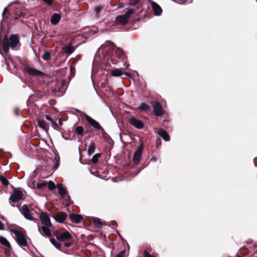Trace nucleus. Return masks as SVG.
<instances>
[{"instance_id":"nucleus-3","label":"nucleus","mask_w":257,"mask_h":257,"mask_svg":"<svg viewBox=\"0 0 257 257\" xmlns=\"http://www.w3.org/2000/svg\"><path fill=\"white\" fill-rule=\"evenodd\" d=\"M54 234L57 239L60 241L72 240L73 239L72 235L67 230H66L63 232H61L59 230H56L54 232Z\"/></svg>"},{"instance_id":"nucleus-31","label":"nucleus","mask_w":257,"mask_h":257,"mask_svg":"<svg viewBox=\"0 0 257 257\" xmlns=\"http://www.w3.org/2000/svg\"><path fill=\"white\" fill-rule=\"evenodd\" d=\"M100 156H101V154L99 153L95 154L93 156L92 159L91 160L92 163L94 164H97L98 161V159H99V158L100 157Z\"/></svg>"},{"instance_id":"nucleus-6","label":"nucleus","mask_w":257,"mask_h":257,"mask_svg":"<svg viewBox=\"0 0 257 257\" xmlns=\"http://www.w3.org/2000/svg\"><path fill=\"white\" fill-rule=\"evenodd\" d=\"M24 70L29 75L34 76H44L45 73L42 71H40L35 68L31 67L27 64H23Z\"/></svg>"},{"instance_id":"nucleus-13","label":"nucleus","mask_w":257,"mask_h":257,"mask_svg":"<svg viewBox=\"0 0 257 257\" xmlns=\"http://www.w3.org/2000/svg\"><path fill=\"white\" fill-rule=\"evenodd\" d=\"M67 215L66 213L64 212H59L57 213L54 214L53 217L55 220L59 223H63L64 220L66 219Z\"/></svg>"},{"instance_id":"nucleus-45","label":"nucleus","mask_w":257,"mask_h":257,"mask_svg":"<svg viewBox=\"0 0 257 257\" xmlns=\"http://www.w3.org/2000/svg\"><path fill=\"white\" fill-rule=\"evenodd\" d=\"M19 108H15L14 109V113L16 115H19Z\"/></svg>"},{"instance_id":"nucleus-16","label":"nucleus","mask_w":257,"mask_h":257,"mask_svg":"<svg viewBox=\"0 0 257 257\" xmlns=\"http://www.w3.org/2000/svg\"><path fill=\"white\" fill-rule=\"evenodd\" d=\"M115 58L123 60L125 57L124 53L122 49L117 48L112 55Z\"/></svg>"},{"instance_id":"nucleus-43","label":"nucleus","mask_w":257,"mask_h":257,"mask_svg":"<svg viewBox=\"0 0 257 257\" xmlns=\"http://www.w3.org/2000/svg\"><path fill=\"white\" fill-rule=\"evenodd\" d=\"M48 6H52L53 3V0H43Z\"/></svg>"},{"instance_id":"nucleus-53","label":"nucleus","mask_w":257,"mask_h":257,"mask_svg":"<svg viewBox=\"0 0 257 257\" xmlns=\"http://www.w3.org/2000/svg\"><path fill=\"white\" fill-rule=\"evenodd\" d=\"M111 225L112 226H117V223L115 221L113 220V221H112L111 222Z\"/></svg>"},{"instance_id":"nucleus-24","label":"nucleus","mask_w":257,"mask_h":257,"mask_svg":"<svg viewBox=\"0 0 257 257\" xmlns=\"http://www.w3.org/2000/svg\"><path fill=\"white\" fill-rule=\"evenodd\" d=\"M138 109L140 110L143 111H148L150 109V106L149 105L147 104L145 102H142L141 104L138 107Z\"/></svg>"},{"instance_id":"nucleus-40","label":"nucleus","mask_w":257,"mask_h":257,"mask_svg":"<svg viewBox=\"0 0 257 257\" xmlns=\"http://www.w3.org/2000/svg\"><path fill=\"white\" fill-rule=\"evenodd\" d=\"M66 201L67 202V205L69 206L70 204H71L73 202L71 201L70 197L68 195H67L65 199Z\"/></svg>"},{"instance_id":"nucleus-52","label":"nucleus","mask_w":257,"mask_h":257,"mask_svg":"<svg viewBox=\"0 0 257 257\" xmlns=\"http://www.w3.org/2000/svg\"><path fill=\"white\" fill-rule=\"evenodd\" d=\"M59 125L61 126L63 124V120L62 118H59L58 120Z\"/></svg>"},{"instance_id":"nucleus-4","label":"nucleus","mask_w":257,"mask_h":257,"mask_svg":"<svg viewBox=\"0 0 257 257\" xmlns=\"http://www.w3.org/2000/svg\"><path fill=\"white\" fill-rule=\"evenodd\" d=\"M23 196V192L21 190L15 189L9 198L10 204L15 207V205L13 203L19 202L22 199Z\"/></svg>"},{"instance_id":"nucleus-17","label":"nucleus","mask_w":257,"mask_h":257,"mask_svg":"<svg viewBox=\"0 0 257 257\" xmlns=\"http://www.w3.org/2000/svg\"><path fill=\"white\" fill-rule=\"evenodd\" d=\"M158 134L165 141H169L170 140L169 134L164 129H160L158 132Z\"/></svg>"},{"instance_id":"nucleus-12","label":"nucleus","mask_w":257,"mask_h":257,"mask_svg":"<svg viewBox=\"0 0 257 257\" xmlns=\"http://www.w3.org/2000/svg\"><path fill=\"white\" fill-rule=\"evenodd\" d=\"M49 227L44 225L38 226V231L43 236L50 237L52 233Z\"/></svg>"},{"instance_id":"nucleus-25","label":"nucleus","mask_w":257,"mask_h":257,"mask_svg":"<svg viewBox=\"0 0 257 257\" xmlns=\"http://www.w3.org/2000/svg\"><path fill=\"white\" fill-rule=\"evenodd\" d=\"M111 75L112 76L118 77L122 75V71L120 69H115L110 70Z\"/></svg>"},{"instance_id":"nucleus-35","label":"nucleus","mask_w":257,"mask_h":257,"mask_svg":"<svg viewBox=\"0 0 257 257\" xmlns=\"http://www.w3.org/2000/svg\"><path fill=\"white\" fill-rule=\"evenodd\" d=\"M47 183L46 182H43L42 183H37V188L39 189H42L43 188H45L47 186Z\"/></svg>"},{"instance_id":"nucleus-46","label":"nucleus","mask_w":257,"mask_h":257,"mask_svg":"<svg viewBox=\"0 0 257 257\" xmlns=\"http://www.w3.org/2000/svg\"><path fill=\"white\" fill-rule=\"evenodd\" d=\"M45 117L48 120H49L51 122L52 121V120H53L52 117L49 115H48V114L46 115Z\"/></svg>"},{"instance_id":"nucleus-7","label":"nucleus","mask_w":257,"mask_h":257,"mask_svg":"<svg viewBox=\"0 0 257 257\" xmlns=\"http://www.w3.org/2000/svg\"><path fill=\"white\" fill-rule=\"evenodd\" d=\"M152 106L154 109V112L156 116H161L164 114V111L163 109L162 106L160 102L157 101L151 102Z\"/></svg>"},{"instance_id":"nucleus-48","label":"nucleus","mask_w":257,"mask_h":257,"mask_svg":"<svg viewBox=\"0 0 257 257\" xmlns=\"http://www.w3.org/2000/svg\"><path fill=\"white\" fill-rule=\"evenodd\" d=\"M5 228L4 224L0 220V230H4Z\"/></svg>"},{"instance_id":"nucleus-50","label":"nucleus","mask_w":257,"mask_h":257,"mask_svg":"<svg viewBox=\"0 0 257 257\" xmlns=\"http://www.w3.org/2000/svg\"><path fill=\"white\" fill-rule=\"evenodd\" d=\"M101 9L102 8H101V7H96V9H95L96 12L97 13H99L101 11Z\"/></svg>"},{"instance_id":"nucleus-32","label":"nucleus","mask_w":257,"mask_h":257,"mask_svg":"<svg viewBox=\"0 0 257 257\" xmlns=\"http://www.w3.org/2000/svg\"><path fill=\"white\" fill-rule=\"evenodd\" d=\"M0 180L3 185L8 186L9 184V181L7 178L4 177L3 176L0 175Z\"/></svg>"},{"instance_id":"nucleus-5","label":"nucleus","mask_w":257,"mask_h":257,"mask_svg":"<svg viewBox=\"0 0 257 257\" xmlns=\"http://www.w3.org/2000/svg\"><path fill=\"white\" fill-rule=\"evenodd\" d=\"M85 118L88 123L96 131L100 132L102 134L105 133L104 128L100 125L98 122L91 117L87 114H85Z\"/></svg>"},{"instance_id":"nucleus-49","label":"nucleus","mask_w":257,"mask_h":257,"mask_svg":"<svg viewBox=\"0 0 257 257\" xmlns=\"http://www.w3.org/2000/svg\"><path fill=\"white\" fill-rule=\"evenodd\" d=\"M18 13H20V14L19 15V16H24V13L21 12L20 10H17V11H16V15H18Z\"/></svg>"},{"instance_id":"nucleus-11","label":"nucleus","mask_w":257,"mask_h":257,"mask_svg":"<svg viewBox=\"0 0 257 257\" xmlns=\"http://www.w3.org/2000/svg\"><path fill=\"white\" fill-rule=\"evenodd\" d=\"M128 122L132 125L138 129H142L144 127L143 122L141 120L137 119L134 116L130 118Z\"/></svg>"},{"instance_id":"nucleus-56","label":"nucleus","mask_w":257,"mask_h":257,"mask_svg":"<svg viewBox=\"0 0 257 257\" xmlns=\"http://www.w3.org/2000/svg\"><path fill=\"white\" fill-rule=\"evenodd\" d=\"M149 1L150 2V1H151V0H149Z\"/></svg>"},{"instance_id":"nucleus-29","label":"nucleus","mask_w":257,"mask_h":257,"mask_svg":"<svg viewBox=\"0 0 257 257\" xmlns=\"http://www.w3.org/2000/svg\"><path fill=\"white\" fill-rule=\"evenodd\" d=\"M93 225L96 227H100L102 225V223L100 219L98 218H94L93 220Z\"/></svg>"},{"instance_id":"nucleus-36","label":"nucleus","mask_w":257,"mask_h":257,"mask_svg":"<svg viewBox=\"0 0 257 257\" xmlns=\"http://www.w3.org/2000/svg\"><path fill=\"white\" fill-rule=\"evenodd\" d=\"M135 12V10L133 9H130L127 10L125 13L124 14L128 19L130 18V16Z\"/></svg>"},{"instance_id":"nucleus-23","label":"nucleus","mask_w":257,"mask_h":257,"mask_svg":"<svg viewBox=\"0 0 257 257\" xmlns=\"http://www.w3.org/2000/svg\"><path fill=\"white\" fill-rule=\"evenodd\" d=\"M84 133V127L82 126H77L75 129V135L77 137H82Z\"/></svg>"},{"instance_id":"nucleus-15","label":"nucleus","mask_w":257,"mask_h":257,"mask_svg":"<svg viewBox=\"0 0 257 257\" xmlns=\"http://www.w3.org/2000/svg\"><path fill=\"white\" fill-rule=\"evenodd\" d=\"M70 220L72 222L79 223L83 219V217L80 214L72 213L70 215Z\"/></svg>"},{"instance_id":"nucleus-33","label":"nucleus","mask_w":257,"mask_h":257,"mask_svg":"<svg viewBox=\"0 0 257 257\" xmlns=\"http://www.w3.org/2000/svg\"><path fill=\"white\" fill-rule=\"evenodd\" d=\"M42 58L44 60H46V61L50 60L51 59V55H50L49 52H48V51L45 52L42 56Z\"/></svg>"},{"instance_id":"nucleus-39","label":"nucleus","mask_w":257,"mask_h":257,"mask_svg":"<svg viewBox=\"0 0 257 257\" xmlns=\"http://www.w3.org/2000/svg\"><path fill=\"white\" fill-rule=\"evenodd\" d=\"M125 252V250L123 249L117 253L115 257H124Z\"/></svg>"},{"instance_id":"nucleus-30","label":"nucleus","mask_w":257,"mask_h":257,"mask_svg":"<svg viewBox=\"0 0 257 257\" xmlns=\"http://www.w3.org/2000/svg\"><path fill=\"white\" fill-rule=\"evenodd\" d=\"M50 241L51 243L57 248L60 249L61 247V244L59 242H58L56 241L55 239L54 238H51L50 239Z\"/></svg>"},{"instance_id":"nucleus-26","label":"nucleus","mask_w":257,"mask_h":257,"mask_svg":"<svg viewBox=\"0 0 257 257\" xmlns=\"http://www.w3.org/2000/svg\"><path fill=\"white\" fill-rule=\"evenodd\" d=\"M141 0H128V5L131 6H137L138 8H140L142 5H140Z\"/></svg>"},{"instance_id":"nucleus-28","label":"nucleus","mask_w":257,"mask_h":257,"mask_svg":"<svg viewBox=\"0 0 257 257\" xmlns=\"http://www.w3.org/2000/svg\"><path fill=\"white\" fill-rule=\"evenodd\" d=\"M96 148V146L94 142H91L90 146L88 147L87 153L89 155H92L94 153Z\"/></svg>"},{"instance_id":"nucleus-18","label":"nucleus","mask_w":257,"mask_h":257,"mask_svg":"<svg viewBox=\"0 0 257 257\" xmlns=\"http://www.w3.org/2000/svg\"><path fill=\"white\" fill-rule=\"evenodd\" d=\"M38 125L42 128L43 130L48 132L49 129V126L47 124V122L45 120L41 119L40 118H38L37 119Z\"/></svg>"},{"instance_id":"nucleus-37","label":"nucleus","mask_w":257,"mask_h":257,"mask_svg":"<svg viewBox=\"0 0 257 257\" xmlns=\"http://www.w3.org/2000/svg\"><path fill=\"white\" fill-rule=\"evenodd\" d=\"M55 161H56V163L54 165V168L55 169H56L58 168V167L59 166V161H60L59 157H56L55 158Z\"/></svg>"},{"instance_id":"nucleus-57","label":"nucleus","mask_w":257,"mask_h":257,"mask_svg":"<svg viewBox=\"0 0 257 257\" xmlns=\"http://www.w3.org/2000/svg\"><path fill=\"white\" fill-rule=\"evenodd\" d=\"M255 1H256V3H257V0H255Z\"/></svg>"},{"instance_id":"nucleus-41","label":"nucleus","mask_w":257,"mask_h":257,"mask_svg":"<svg viewBox=\"0 0 257 257\" xmlns=\"http://www.w3.org/2000/svg\"><path fill=\"white\" fill-rule=\"evenodd\" d=\"M110 61L113 64H115L118 63L117 60L115 59V58L113 55L110 57Z\"/></svg>"},{"instance_id":"nucleus-27","label":"nucleus","mask_w":257,"mask_h":257,"mask_svg":"<svg viewBox=\"0 0 257 257\" xmlns=\"http://www.w3.org/2000/svg\"><path fill=\"white\" fill-rule=\"evenodd\" d=\"M0 243L8 248H11V245L9 241L3 236H0Z\"/></svg>"},{"instance_id":"nucleus-9","label":"nucleus","mask_w":257,"mask_h":257,"mask_svg":"<svg viewBox=\"0 0 257 257\" xmlns=\"http://www.w3.org/2000/svg\"><path fill=\"white\" fill-rule=\"evenodd\" d=\"M39 218L43 225L50 227H53L50 218L46 213L42 212L40 214Z\"/></svg>"},{"instance_id":"nucleus-20","label":"nucleus","mask_w":257,"mask_h":257,"mask_svg":"<svg viewBox=\"0 0 257 257\" xmlns=\"http://www.w3.org/2000/svg\"><path fill=\"white\" fill-rule=\"evenodd\" d=\"M57 188L58 190L59 194L61 195L62 198H64L67 193V190L64 187H63L62 184H58Z\"/></svg>"},{"instance_id":"nucleus-22","label":"nucleus","mask_w":257,"mask_h":257,"mask_svg":"<svg viewBox=\"0 0 257 257\" xmlns=\"http://www.w3.org/2000/svg\"><path fill=\"white\" fill-rule=\"evenodd\" d=\"M63 52L68 54H72L74 51V47L71 44H68L63 49Z\"/></svg>"},{"instance_id":"nucleus-51","label":"nucleus","mask_w":257,"mask_h":257,"mask_svg":"<svg viewBox=\"0 0 257 257\" xmlns=\"http://www.w3.org/2000/svg\"><path fill=\"white\" fill-rule=\"evenodd\" d=\"M124 7V4L122 3H120L118 4V8H122Z\"/></svg>"},{"instance_id":"nucleus-10","label":"nucleus","mask_w":257,"mask_h":257,"mask_svg":"<svg viewBox=\"0 0 257 257\" xmlns=\"http://www.w3.org/2000/svg\"><path fill=\"white\" fill-rule=\"evenodd\" d=\"M144 148V144L143 143H141L138 149L135 151L134 157L133 162L136 164H138L142 158V155L143 153V150Z\"/></svg>"},{"instance_id":"nucleus-2","label":"nucleus","mask_w":257,"mask_h":257,"mask_svg":"<svg viewBox=\"0 0 257 257\" xmlns=\"http://www.w3.org/2000/svg\"><path fill=\"white\" fill-rule=\"evenodd\" d=\"M10 231L15 234L16 236V241L18 244L22 247L27 246L28 242L27 238L28 236L22 231L17 230L13 228H10Z\"/></svg>"},{"instance_id":"nucleus-38","label":"nucleus","mask_w":257,"mask_h":257,"mask_svg":"<svg viewBox=\"0 0 257 257\" xmlns=\"http://www.w3.org/2000/svg\"><path fill=\"white\" fill-rule=\"evenodd\" d=\"M149 249V248L145 250V251L144 252V257H154L153 255L150 254Z\"/></svg>"},{"instance_id":"nucleus-47","label":"nucleus","mask_w":257,"mask_h":257,"mask_svg":"<svg viewBox=\"0 0 257 257\" xmlns=\"http://www.w3.org/2000/svg\"><path fill=\"white\" fill-rule=\"evenodd\" d=\"M7 11H8V8H5L3 12V17L4 18H5V15H6V13L7 12Z\"/></svg>"},{"instance_id":"nucleus-21","label":"nucleus","mask_w":257,"mask_h":257,"mask_svg":"<svg viewBox=\"0 0 257 257\" xmlns=\"http://www.w3.org/2000/svg\"><path fill=\"white\" fill-rule=\"evenodd\" d=\"M60 19L61 16L59 14L54 13L51 18V23L53 25H56L59 23Z\"/></svg>"},{"instance_id":"nucleus-34","label":"nucleus","mask_w":257,"mask_h":257,"mask_svg":"<svg viewBox=\"0 0 257 257\" xmlns=\"http://www.w3.org/2000/svg\"><path fill=\"white\" fill-rule=\"evenodd\" d=\"M47 185L48 186V189L50 190H53L55 189V188H56V186H55V183L53 182H52V181H50L48 182V183L47 184Z\"/></svg>"},{"instance_id":"nucleus-42","label":"nucleus","mask_w":257,"mask_h":257,"mask_svg":"<svg viewBox=\"0 0 257 257\" xmlns=\"http://www.w3.org/2000/svg\"><path fill=\"white\" fill-rule=\"evenodd\" d=\"M51 123H52V124L53 126V127L55 129V130H58L59 129V125L56 123L55 122V121H54L53 120H52V121H51Z\"/></svg>"},{"instance_id":"nucleus-1","label":"nucleus","mask_w":257,"mask_h":257,"mask_svg":"<svg viewBox=\"0 0 257 257\" xmlns=\"http://www.w3.org/2000/svg\"><path fill=\"white\" fill-rule=\"evenodd\" d=\"M19 42V36L17 35L13 34L11 35L9 39L7 36H5L3 41V48L5 54H7L9 52L10 47L12 49H14Z\"/></svg>"},{"instance_id":"nucleus-8","label":"nucleus","mask_w":257,"mask_h":257,"mask_svg":"<svg viewBox=\"0 0 257 257\" xmlns=\"http://www.w3.org/2000/svg\"><path fill=\"white\" fill-rule=\"evenodd\" d=\"M20 210L25 218L29 220H34V218L32 213V210L29 209L27 204L23 205Z\"/></svg>"},{"instance_id":"nucleus-54","label":"nucleus","mask_w":257,"mask_h":257,"mask_svg":"<svg viewBox=\"0 0 257 257\" xmlns=\"http://www.w3.org/2000/svg\"><path fill=\"white\" fill-rule=\"evenodd\" d=\"M124 74H125V75L127 76L128 74L127 73H126H126H124Z\"/></svg>"},{"instance_id":"nucleus-19","label":"nucleus","mask_w":257,"mask_h":257,"mask_svg":"<svg viewBox=\"0 0 257 257\" xmlns=\"http://www.w3.org/2000/svg\"><path fill=\"white\" fill-rule=\"evenodd\" d=\"M128 19L124 15H119L116 17V20L121 25H125L128 22Z\"/></svg>"},{"instance_id":"nucleus-55","label":"nucleus","mask_w":257,"mask_h":257,"mask_svg":"<svg viewBox=\"0 0 257 257\" xmlns=\"http://www.w3.org/2000/svg\"><path fill=\"white\" fill-rule=\"evenodd\" d=\"M0 53L2 54V52L1 51H0Z\"/></svg>"},{"instance_id":"nucleus-14","label":"nucleus","mask_w":257,"mask_h":257,"mask_svg":"<svg viewBox=\"0 0 257 257\" xmlns=\"http://www.w3.org/2000/svg\"><path fill=\"white\" fill-rule=\"evenodd\" d=\"M152 9L154 11V14L156 16H160L162 13V9L161 7L156 2L150 1Z\"/></svg>"},{"instance_id":"nucleus-44","label":"nucleus","mask_w":257,"mask_h":257,"mask_svg":"<svg viewBox=\"0 0 257 257\" xmlns=\"http://www.w3.org/2000/svg\"><path fill=\"white\" fill-rule=\"evenodd\" d=\"M73 244V241H69V242H66L64 243V246L66 247H70Z\"/></svg>"}]
</instances>
